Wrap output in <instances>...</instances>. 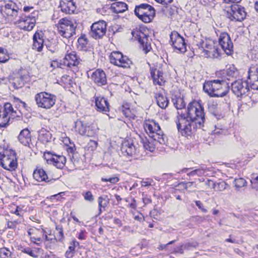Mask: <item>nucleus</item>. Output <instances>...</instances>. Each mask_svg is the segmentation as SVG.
<instances>
[{
    "instance_id": "nucleus-64",
    "label": "nucleus",
    "mask_w": 258,
    "mask_h": 258,
    "mask_svg": "<svg viewBox=\"0 0 258 258\" xmlns=\"http://www.w3.org/2000/svg\"><path fill=\"white\" fill-rule=\"evenodd\" d=\"M251 87L253 89L258 90V80L255 81V84H251Z\"/></svg>"
},
{
    "instance_id": "nucleus-61",
    "label": "nucleus",
    "mask_w": 258,
    "mask_h": 258,
    "mask_svg": "<svg viewBox=\"0 0 258 258\" xmlns=\"http://www.w3.org/2000/svg\"><path fill=\"white\" fill-rule=\"evenodd\" d=\"M123 113L127 117H131V111L128 108H125L122 111Z\"/></svg>"
},
{
    "instance_id": "nucleus-36",
    "label": "nucleus",
    "mask_w": 258,
    "mask_h": 258,
    "mask_svg": "<svg viewBox=\"0 0 258 258\" xmlns=\"http://www.w3.org/2000/svg\"><path fill=\"white\" fill-rule=\"evenodd\" d=\"M114 12L116 13H121L125 12L127 9V5L123 2H117L112 5Z\"/></svg>"
},
{
    "instance_id": "nucleus-57",
    "label": "nucleus",
    "mask_w": 258,
    "mask_h": 258,
    "mask_svg": "<svg viewBox=\"0 0 258 258\" xmlns=\"http://www.w3.org/2000/svg\"><path fill=\"white\" fill-rule=\"evenodd\" d=\"M153 182L152 179H147L146 180H143L141 181V185L142 186L146 187L151 185V183Z\"/></svg>"
},
{
    "instance_id": "nucleus-16",
    "label": "nucleus",
    "mask_w": 258,
    "mask_h": 258,
    "mask_svg": "<svg viewBox=\"0 0 258 258\" xmlns=\"http://www.w3.org/2000/svg\"><path fill=\"white\" fill-rule=\"evenodd\" d=\"M79 64V60L74 52L66 55L60 62V66H66L72 68V71L75 73L79 72V68L77 67Z\"/></svg>"
},
{
    "instance_id": "nucleus-5",
    "label": "nucleus",
    "mask_w": 258,
    "mask_h": 258,
    "mask_svg": "<svg viewBox=\"0 0 258 258\" xmlns=\"http://www.w3.org/2000/svg\"><path fill=\"white\" fill-rule=\"evenodd\" d=\"M201 53L206 57L218 58L220 56V50L214 41L211 39L202 41L198 44Z\"/></svg>"
},
{
    "instance_id": "nucleus-44",
    "label": "nucleus",
    "mask_w": 258,
    "mask_h": 258,
    "mask_svg": "<svg viewBox=\"0 0 258 258\" xmlns=\"http://www.w3.org/2000/svg\"><path fill=\"white\" fill-rule=\"evenodd\" d=\"M98 206L99 208L100 213L101 212V209L104 208L107 206L108 204V201L107 198H104L103 197H100L98 198Z\"/></svg>"
},
{
    "instance_id": "nucleus-38",
    "label": "nucleus",
    "mask_w": 258,
    "mask_h": 258,
    "mask_svg": "<svg viewBox=\"0 0 258 258\" xmlns=\"http://www.w3.org/2000/svg\"><path fill=\"white\" fill-rule=\"evenodd\" d=\"M123 56L124 55L120 52L113 51L109 56L110 61L111 63L116 66L117 61H118L119 59L122 58Z\"/></svg>"
},
{
    "instance_id": "nucleus-18",
    "label": "nucleus",
    "mask_w": 258,
    "mask_h": 258,
    "mask_svg": "<svg viewBox=\"0 0 258 258\" xmlns=\"http://www.w3.org/2000/svg\"><path fill=\"white\" fill-rule=\"evenodd\" d=\"M19 8L15 3L10 2L3 6L1 12L3 15L10 17L12 19H15L18 15Z\"/></svg>"
},
{
    "instance_id": "nucleus-22",
    "label": "nucleus",
    "mask_w": 258,
    "mask_h": 258,
    "mask_svg": "<svg viewBox=\"0 0 258 258\" xmlns=\"http://www.w3.org/2000/svg\"><path fill=\"white\" fill-rule=\"evenodd\" d=\"M59 7L61 11L66 14L74 13L76 9L75 3L73 0H60Z\"/></svg>"
},
{
    "instance_id": "nucleus-33",
    "label": "nucleus",
    "mask_w": 258,
    "mask_h": 258,
    "mask_svg": "<svg viewBox=\"0 0 258 258\" xmlns=\"http://www.w3.org/2000/svg\"><path fill=\"white\" fill-rule=\"evenodd\" d=\"M155 141L153 139H148L146 138L142 139V144L145 149L151 152L155 149Z\"/></svg>"
},
{
    "instance_id": "nucleus-51",
    "label": "nucleus",
    "mask_w": 258,
    "mask_h": 258,
    "mask_svg": "<svg viewBox=\"0 0 258 258\" xmlns=\"http://www.w3.org/2000/svg\"><path fill=\"white\" fill-rule=\"evenodd\" d=\"M102 181L105 182L108 181L111 183H116L119 181V179L117 177H113L109 178H102Z\"/></svg>"
},
{
    "instance_id": "nucleus-6",
    "label": "nucleus",
    "mask_w": 258,
    "mask_h": 258,
    "mask_svg": "<svg viewBox=\"0 0 258 258\" xmlns=\"http://www.w3.org/2000/svg\"><path fill=\"white\" fill-rule=\"evenodd\" d=\"M21 115L19 110L14 109L10 103H5L4 108H0V127H6L11 118L20 117Z\"/></svg>"
},
{
    "instance_id": "nucleus-29",
    "label": "nucleus",
    "mask_w": 258,
    "mask_h": 258,
    "mask_svg": "<svg viewBox=\"0 0 258 258\" xmlns=\"http://www.w3.org/2000/svg\"><path fill=\"white\" fill-rule=\"evenodd\" d=\"M31 241L37 245H39L42 241L40 237L41 235H44L43 230H39L38 229H32L28 231Z\"/></svg>"
},
{
    "instance_id": "nucleus-39",
    "label": "nucleus",
    "mask_w": 258,
    "mask_h": 258,
    "mask_svg": "<svg viewBox=\"0 0 258 258\" xmlns=\"http://www.w3.org/2000/svg\"><path fill=\"white\" fill-rule=\"evenodd\" d=\"M233 183L234 187L237 190H238L239 188L244 187L247 185V182L245 179L241 177L235 178L234 180Z\"/></svg>"
},
{
    "instance_id": "nucleus-31",
    "label": "nucleus",
    "mask_w": 258,
    "mask_h": 258,
    "mask_svg": "<svg viewBox=\"0 0 258 258\" xmlns=\"http://www.w3.org/2000/svg\"><path fill=\"white\" fill-rule=\"evenodd\" d=\"M79 248V243L76 240H73L70 244L68 249L65 253L67 258H71L75 255L76 248Z\"/></svg>"
},
{
    "instance_id": "nucleus-15",
    "label": "nucleus",
    "mask_w": 258,
    "mask_h": 258,
    "mask_svg": "<svg viewBox=\"0 0 258 258\" xmlns=\"http://www.w3.org/2000/svg\"><path fill=\"white\" fill-rule=\"evenodd\" d=\"M228 15L231 21H241L245 18L246 12L243 7L239 5H234L232 6Z\"/></svg>"
},
{
    "instance_id": "nucleus-55",
    "label": "nucleus",
    "mask_w": 258,
    "mask_h": 258,
    "mask_svg": "<svg viewBox=\"0 0 258 258\" xmlns=\"http://www.w3.org/2000/svg\"><path fill=\"white\" fill-rule=\"evenodd\" d=\"M195 203H196V206L200 209L202 210V212H204V213H206L207 212V209H206L202 203L200 201H197L195 202Z\"/></svg>"
},
{
    "instance_id": "nucleus-41",
    "label": "nucleus",
    "mask_w": 258,
    "mask_h": 258,
    "mask_svg": "<svg viewBox=\"0 0 258 258\" xmlns=\"http://www.w3.org/2000/svg\"><path fill=\"white\" fill-rule=\"evenodd\" d=\"M0 258H14L12 252L8 248H0Z\"/></svg>"
},
{
    "instance_id": "nucleus-7",
    "label": "nucleus",
    "mask_w": 258,
    "mask_h": 258,
    "mask_svg": "<svg viewBox=\"0 0 258 258\" xmlns=\"http://www.w3.org/2000/svg\"><path fill=\"white\" fill-rule=\"evenodd\" d=\"M135 13L144 23H149L155 16V11L151 6L147 4H142L136 7Z\"/></svg>"
},
{
    "instance_id": "nucleus-12",
    "label": "nucleus",
    "mask_w": 258,
    "mask_h": 258,
    "mask_svg": "<svg viewBox=\"0 0 258 258\" xmlns=\"http://www.w3.org/2000/svg\"><path fill=\"white\" fill-rule=\"evenodd\" d=\"M106 26L104 21L94 23L91 27L90 35L95 39L101 38L106 34Z\"/></svg>"
},
{
    "instance_id": "nucleus-48",
    "label": "nucleus",
    "mask_w": 258,
    "mask_h": 258,
    "mask_svg": "<svg viewBox=\"0 0 258 258\" xmlns=\"http://www.w3.org/2000/svg\"><path fill=\"white\" fill-rule=\"evenodd\" d=\"M9 59V56L4 52V49L0 47V62L5 63Z\"/></svg>"
},
{
    "instance_id": "nucleus-32",
    "label": "nucleus",
    "mask_w": 258,
    "mask_h": 258,
    "mask_svg": "<svg viewBox=\"0 0 258 258\" xmlns=\"http://www.w3.org/2000/svg\"><path fill=\"white\" fill-rule=\"evenodd\" d=\"M155 97L157 103L160 108H165L168 106L169 101L166 96L161 93H157Z\"/></svg>"
},
{
    "instance_id": "nucleus-46",
    "label": "nucleus",
    "mask_w": 258,
    "mask_h": 258,
    "mask_svg": "<svg viewBox=\"0 0 258 258\" xmlns=\"http://www.w3.org/2000/svg\"><path fill=\"white\" fill-rule=\"evenodd\" d=\"M227 186L228 184L226 182L224 181H221L220 182L215 183V187L214 188L218 191H222L226 189Z\"/></svg>"
},
{
    "instance_id": "nucleus-3",
    "label": "nucleus",
    "mask_w": 258,
    "mask_h": 258,
    "mask_svg": "<svg viewBox=\"0 0 258 258\" xmlns=\"http://www.w3.org/2000/svg\"><path fill=\"white\" fill-rule=\"evenodd\" d=\"M0 166L10 171L17 169L18 160L15 151L5 146H0Z\"/></svg>"
},
{
    "instance_id": "nucleus-43",
    "label": "nucleus",
    "mask_w": 258,
    "mask_h": 258,
    "mask_svg": "<svg viewBox=\"0 0 258 258\" xmlns=\"http://www.w3.org/2000/svg\"><path fill=\"white\" fill-rule=\"evenodd\" d=\"M60 83L64 87H68L72 83V77L68 75H64L61 78Z\"/></svg>"
},
{
    "instance_id": "nucleus-23",
    "label": "nucleus",
    "mask_w": 258,
    "mask_h": 258,
    "mask_svg": "<svg viewBox=\"0 0 258 258\" xmlns=\"http://www.w3.org/2000/svg\"><path fill=\"white\" fill-rule=\"evenodd\" d=\"M48 164H53L57 168H62L66 163V158L62 155H53L50 158L46 159Z\"/></svg>"
},
{
    "instance_id": "nucleus-8",
    "label": "nucleus",
    "mask_w": 258,
    "mask_h": 258,
    "mask_svg": "<svg viewBox=\"0 0 258 258\" xmlns=\"http://www.w3.org/2000/svg\"><path fill=\"white\" fill-rule=\"evenodd\" d=\"M36 105L38 107L50 109L56 101L55 95L46 92H42L36 94L34 97Z\"/></svg>"
},
{
    "instance_id": "nucleus-25",
    "label": "nucleus",
    "mask_w": 258,
    "mask_h": 258,
    "mask_svg": "<svg viewBox=\"0 0 258 258\" xmlns=\"http://www.w3.org/2000/svg\"><path fill=\"white\" fill-rule=\"evenodd\" d=\"M95 106L97 111L100 112H108L109 111V105L107 100L101 96L95 97Z\"/></svg>"
},
{
    "instance_id": "nucleus-40",
    "label": "nucleus",
    "mask_w": 258,
    "mask_h": 258,
    "mask_svg": "<svg viewBox=\"0 0 258 258\" xmlns=\"http://www.w3.org/2000/svg\"><path fill=\"white\" fill-rule=\"evenodd\" d=\"M11 86L15 89H18L23 87L24 82L23 80L19 78H15L10 82Z\"/></svg>"
},
{
    "instance_id": "nucleus-11",
    "label": "nucleus",
    "mask_w": 258,
    "mask_h": 258,
    "mask_svg": "<svg viewBox=\"0 0 258 258\" xmlns=\"http://www.w3.org/2000/svg\"><path fill=\"white\" fill-rule=\"evenodd\" d=\"M169 43L178 52L184 53L186 51V45L184 38L176 31H174L171 33Z\"/></svg>"
},
{
    "instance_id": "nucleus-9",
    "label": "nucleus",
    "mask_w": 258,
    "mask_h": 258,
    "mask_svg": "<svg viewBox=\"0 0 258 258\" xmlns=\"http://www.w3.org/2000/svg\"><path fill=\"white\" fill-rule=\"evenodd\" d=\"M56 26L59 34L64 38H70L75 33L76 26L66 18L61 19Z\"/></svg>"
},
{
    "instance_id": "nucleus-27",
    "label": "nucleus",
    "mask_w": 258,
    "mask_h": 258,
    "mask_svg": "<svg viewBox=\"0 0 258 258\" xmlns=\"http://www.w3.org/2000/svg\"><path fill=\"white\" fill-rule=\"evenodd\" d=\"M33 176V178L38 182L45 181L48 182L51 181V179H49L46 172L42 168H37L34 170Z\"/></svg>"
},
{
    "instance_id": "nucleus-49",
    "label": "nucleus",
    "mask_w": 258,
    "mask_h": 258,
    "mask_svg": "<svg viewBox=\"0 0 258 258\" xmlns=\"http://www.w3.org/2000/svg\"><path fill=\"white\" fill-rule=\"evenodd\" d=\"M94 134V131L92 129V127L90 125H86L85 126V129L83 132V134L85 136L88 137H91L93 136Z\"/></svg>"
},
{
    "instance_id": "nucleus-1",
    "label": "nucleus",
    "mask_w": 258,
    "mask_h": 258,
    "mask_svg": "<svg viewBox=\"0 0 258 258\" xmlns=\"http://www.w3.org/2000/svg\"><path fill=\"white\" fill-rule=\"evenodd\" d=\"M205 112L204 107L198 101L189 103L186 114H180L177 116V129L183 136H190L195 124L201 125L204 122Z\"/></svg>"
},
{
    "instance_id": "nucleus-4",
    "label": "nucleus",
    "mask_w": 258,
    "mask_h": 258,
    "mask_svg": "<svg viewBox=\"0 0 258 258\" xmlns=\"http://www.w3.org/2000/svg\"><path fill=\"white\" fill-rule=\"evenodd\" d=\"M144 127L150 138L157 141L160 144L166 143V137L160 128L159 124L154 120L146 121Z\"/></svg>"
},
{
    "instance_id": "nucleus-52",
    "label": "nucleus",
    "mask_w": 258,
    "mask_h": 258,
    "mask_svg": "<svg viewBox=\"0 0 258 258\" xmlns=\"http://www.w3.org/2000/svg\"><path fill=\"white\" fill-rule=\"evenodd\" d=\"M252 188L258 190V176L251 180Z\"/></svg>"
},
{
    "instance_id": "nucleus-59",
    "label": "nucleus",
    "mask_w": 258,
    "mask_h": 258,
    "mask_svg": "<svg viewBox=\"0 0 258 258\" xmlns=\"http://www.w3.org/2000/svg\"><path fill=\"white\" fill-rule=\"evenodd\" d=\"M157 3L163 5H167L172 2L173 0H155Z\"/></svg>"
},
{
    "instance_id": "nucleus-42",
    "label": "nucleus",
    "mask_w": 258,
    "mask_h": 258,
    "mask_svg": "<svg viewBox=\"0 0 258 258\" xmlns=\"http://www.w3.org/2000/svg\"><path fill=\"white\" fill-rule=\"evenodd\" d=\"M209 111L214 115L218 114V104L216 102L211 100L208 102Z\"/></svg>"
},
{
    "instance_id": "nucleus-53",
    "label": "nucleus",
    "mask_w": 258,
    "mask_h": 258,
    "mask_svg": "<svg viewBox=\"0 0 258 258\" xmlns=\"http://www.w3.org/2000/svg\"><path fill=\"white\" fill-rule=\"evenodd\" d=\"M12 212L17 216L21 217L22 216L23 210L20 207L17 206L14 211L12 210Z\"/></svg>"
},
{
    "instance_id": "nucleus-56",
    "label": "nucleus",
    "mask_w": 258,
    "mask_h": 258,
    "mask_svg": "<svg viewBox=\"0 0 258 258\" xmlns=\"http://www.w3.org/2000/svg\"><path fill=\"white\" fill-rule=\"evenodd\" d=\"M18 223V222L16 221L14 222L8 221L7 223L8 228L14 229L16 227V225Z\"/></svg>"
},
{
    "instance_id": "nucleus-54",
    "label": "nucleus",
    "mask_w": 258,
    "mask_h": 258,
    "mask_svg": "<svg viewBox=\"0 0 258 258\" xmlns=\"http://www.w3.org/2000/svg\"><path fill=\"white\" fill-rule=\"evenodd\" d=\"M51 138V134L50 133L46 132L45 133V135L42 137V138H40L43 142H49Z\"/></svg>"
},
{
    "instance_id": "nucleus-19",
    "label": "nucleus",
    "mask_w": 258,
    "mask_h": 258,
    "mask_svg": "<svg viewBox=\"0 0 258 258\" xmlns=\"http://www.w3.org/2000/svg\"><path fill=\"white\" fill-rule=\"evenodd\" d=\"M208 169L205 166H201L200 167L194 169V168H185L182 169L178 173H186L189 176H198L199 177L206 176L207 174Z\"/></svg>"
},
{
    "instance_id": "nucleus-20",
    "label": "nucleus",
    "mask_w": 258,
    "mask_h": 258,
    "mask_svg": "<svg viewBox=\"0 0 258 258\" xmlns=\"http://www.w3.org/2000/svg\"><path fill=\"white\" fill-rule=\"evenodd\" d=\"M44 34L42 31H36L33 36L32 48L38 52H41L44 46Z\"/></svg>"
},
{
    "instance_id": "nucleus-17",
    "label": "nucleus",
    "mask_w": 258,
    "mask_h": 258,
    "mask_svg": "<svg viewBox=\"0 0 258 258\" xmlns=\"http://www.w3.org/2000/svg\"><path fill=\"white\" fill-rule=\"evenodd\" d=\"M231 89L236 95L240 96L248 91V84L241 80H236L231 83Z\"/></svg>"
},
{
    "instance_id": "nucleus-62",
    "label": "nucleus",
    "mask_w": 258,
    "mask_h": 258,
    "mask_svg": "<svg viewBox=\"0 0 258 258\" xmlns=\"http://www.w3.org/2000/svg\"><path fill=\"white\" fill-rule=\"evenodd\" d=\"M46 132H49V131H47L44 128H42L39 131V136L40 138H42L45 135V133Z\"/></svg>"
},
{
    "instance_id": "nucleus-21",
    "label": "nucleus",
    "mask_w": 258,
    "mask_h": 258,
    "mask_svg": "<svg viewBox=\"0 0 258 258\" xmlns=\"http://www.w3.org/2000/svg\"><path fill=\"white\" fill-rule=\"evenodd\" d=\"M91 78L95 83L100 86L105 85L107 82L106 74L100 69H97L91 75Z\"/></svg>"
},
{
    "instance_id": "nucleus-34",
    "label": "nucleus",
    "mask_w": 258,
    "mask_h": 258,
    "mask_svg": "<svg viewBox=\"0 0 258 258\" xmlns=\"http://www.w3.org/2000/svg\"><path fill=\"white\" fill-rule=\"evenodd\" d=\"M82 51H88L90 54H92V47L91 44L89 43L86 36L84 34H82Z\"/></svg>"
},
{
    "instance_id": "nucleus-45",
    "label": "nucleus",
    "mask_w": 258,
    "mask_h": 258,
    "mask_svg": "<svg viewBox=\"0 0 258 258\" xmlns=\"http://www.w3.org/2000/svg\"><path fill=\"white\" fill-rule=\"evenodd\" d=\"M55 231L54 233L55 238L56 240L60 241L63 237V230L61 227L56 226L55 228Z\"/></svg>"
},
{
    "instance_id": "nucleus-60",
    "label": "nucleus",
    "mask_w": 258,
    "mask_h": 258,
    "mask_svg": "<svg viewBox=\"0 0 258 258\" xmlns=\"http://www.w3.org/2000/svg\"><path fill=\"white\" fill-rule=\"evenodd\" d=\"M206 184L213 188H215V183L213 181L210 179H208L206 181Z\"/></svg>"
},
{
    "instance_id": "nucleus-58",
    "label": "nucleus",
    "mask_w": 258,
    "mask_h": 258,
    "mask_svg": "<svg viewBox=\"0 0 258 258\" xmlns=\"http://www.w3.org/2000/svg\"><path fill=\"white\" fill-rule=\"evenodd\" d=\"M50 67L52 69L55 68L56 67H60L62 68L61 66L60 65V63H59L57 61H52L50 62Z\"/></svg>"
},
{
    "instance_id": "nucleus-26",
    "label": "nucleus",
    "mask_w": 258,
    "mask_h": 258,
    "mask_svg": "<svg viewBox=\"0 0 258 258\" xmlns=\"http://www.w3.org/2000/svg\"><path fill=\"white\" fill-rule=\"evenodd\" d=\"M121 151L124 155L132 156L135 154L136 148L132 142L125 141L122 144Z\"/></svg>"
},
{
    "instance_id": "nucleus-63",
    "label": "nucleus",
    "mask_w": 258,
    "mask_h": 258,
    "mask_svg": "<svg viewBox=\"0 0 258 258\" xmlns=\"http://www.w3.org/2000/svg\"><path fill=\"white\" fill-rule=\"evenodd\" d=\"M183 184L184 185V187L185 189H187L188 188H190L193 184L192 182H187L185 183H183Z\"/></svg>"
},
{
    "instance_id": "nucleus-24",
    "label": "nucleus",
    "mask_w": 258,
    "mask_h": 258,
    "mask_svg": "<svg viewBox=\"0 0 258 258\" xmlns=\"http://www.w3.org/2000/svg\"><path fill=\"white\" fill-rule=\"evenodd\" d=\"M150 74L154 85L162 86L164 84L165 80L163 72L157 69L151 68Z\"/></svg>"
},
{
    "instance_id": "nucleus-10",
    "label": "nucleus",
    "mask_w": 258,
    "mask_h": 258,
    "mask_svg": "<svg viewBox=\"0 0 258 258\" xmlns=\"http://www.w3.org/2000/svg\"><path fill=\"white\" fill-rule=\"evenodd\" d=\"M38 16V11L33 12L29 16H23L17 21L18 27L24 30L31 31L35 25L36 18Z\"/></svg>"
},
{
    "instance_id": "nucleus-14",
    "label": "nucleus",
    "mask_w": 258,
    "mask_h": 258,
    "mask_svg": "<svg viewBox=\"0 0 258 258\" xmlns=\"http://www.w3.org/2000/svg\"><path fill=\"white\" fill-rule=\"evenodd\" d=\"M219 43L223 50L228 55L233 53V44L227 33L222 32L219 38Z\"/></svg>"
},
{
    "instance_id": "nucleus-35",
    "label": "nucleus",
    "mask_w": 258,
    "mask_h": 258,
    "mask_svg": "<svg viewBox=\"0 0 258 258\" xmlns=\"http://www.w3.org/2000/svg\"><path fill=\"white\" fill-rule=\"evenodd\" d=\"M172 101L174 106L177 109H181L185 106L183 99L180 96H174L172 99Z\"/></svg>"
},
{
    "instance_id": "nucleus-47",
    "label": "nucleus",
    "mask_w": 258,
    "mask_h": 258,
    "mask_svg": "<svg viewBox=\"0 0 258 258\" xmlns=\"http://www.w3.org/2000/svg\"><path fill=\"white\" fill-rule=\"evenodd\" d=\"M84 200L90 203H92L94 201V197L90 191H87L83 194Z\"/></svg>"
},
{
    "instance_id": "nucleus-28",
    "label": "nucleus",
    "mask_w": 258,
    "mask_h": 258,
    "mask_svg": "<svg viewBox=\"0 0 258 258\" xmlns=\"http://www.w3.org/2000/svg\"><path fill=\"white\" fill-rule=\"evenodd\" d=\"M18 140L24 146H29L31 141L30 131L27 128L22 130L18 136Z\"/></svg>"
},
{
    "instance_id": "nucleus-50",
    "label": "nucleus",
    "mask_w": 258,
    "mask_h": 258,
    "mask_svg": "<svg viewBox=\"0 0 258 258\" xmlns=\"http://www.w3.org/2000/svg\"><path fill=\"white\" fill-rule=\"evenodd\" d=\"M23 252L29 254L33 257H36L37 256L36 253L30 248H24L23 250Z\"/></svg>"
},
{
    "instance_id": "nucleus-13",
    "label": "nucleus",
    "mask_w": 258,
    "mask_h": 258,
    "mask_svg": "<svg viewBox=\"0 0 258 258\" xmlns=\"http://www.w3.org/2000/svg\"><path fill=\"white\" fill-rule=\"evenodd\" d=\"M132 34L134 39L140 43L145 53H147L151 49L148 36L141 30L137 29L133 31Z\"/></svg>"
},
{
    "instance_id": "nucleus-30",
    "label": "nucleus",
    "mask_w": 258,
    "mask_h": 258,
    "mask_svg": "<svg viewBox=\"0 0 258 258\" xmlns=\"http://www.w3.org/2000/svg\"><path fill=\"white\" fill-rule=\"evenodd\" d=\"M222 74L225 79L230 80L231 78L237 77L238 75V72L234 65H230L226 70L222 71Z\"/></svg>"
},
{
    "instance_id": "nucleus-2",
    "label": "nucleus",
    "mask_w": 258,
    "mask_h": 258,
    "mask_svg": "<svg viewBox=\"0 0 258 258\" xmlns=\"http://www.w3.org/2000/svg\"><path fill=\"white\" fill-rule=\"evenodd\" d=\"M203 90L211 97H222L228 93L229 86L224 80H214L205 83Z\"/></svg>"
},
{
    "instance_id": "nucleus-37",
    "label": "nucleus",
    "mask_w": 258,
    "mask_h": 258,
    "mask_svg": "<svg viewBox=\"0 0 258 258\" xmlns=\"http://www.w3.org/2000/svg\"><path fill=\"white\" fill-rule=\"evenodd\" d=\"M131 64L132 61L127 56L124 55L122 58L119 59L116 66L123 68H128Z\"/></svg>"
}]
</instances>
